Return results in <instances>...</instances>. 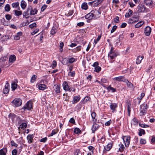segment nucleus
<instances>
[{"instance_id": "ea45409f", "label": "nucleus", "mask_w": 155, "mask_h": 155, "mask_svg": "<svg viewBox=\"0 0 155 155\" xmlns=\"http://www.w3.org/2000/svg\"><path fill=\"white\" fill-rule=\"evenodd\" d=\"M140 98L137 97L135 99L134 103L136 104H139L141 101Z\"/></svg>"}, {"instance_id": "f03ea898", "label": "nucleus", "mask_w": 155, "mask_h": 155, "mask_svg": "<svg viewBox=\"0 0 155 155\" xmlns=\"http://www.w3.org/2000/svg\"><path fill=\"white\" fill-rule=\"evenodd\" d=\"M148 106L146 104H144L140 105V115L145 114L147 111Z\"/></svg>"}, {"instance_id": "4be33fe9", "label": "nucleus", "mask_w": 155, "mask_h": 155, "mask_svg": "<svg viewBox=\"0 0 155 155\" xmlns=\"http://www.w3.org/2000/svg\"><path fill=\"white\" fill-rule=\"evenodd\" d=\"M21 6L23 9H24L26 7V3L24 0H22L21 2Z\"/></svg>"}, {"instance_id": "7ed1b4c3", "label": "nucleus", "mask_w": 155, "mask_h": 155, "mask_svg": "<svg viewBox=\"0 0 155 155\" xmlns=\"http://www.w3.org/2000/svg\"><path fill=\"white\" fill-rule=\"evenodd\" d=\"M117 56V54L114 50V48L112 47L110 51L108 54V58L111 59H113Z\"/></svg>"}, {"instance_id": "774afa93", "label": "nucleus", "mask_w": 155, "mask_h": 155, "mask_svg": "<svg viewBox=\"0 0 155 155\" xmlns=\"http://www.w3.org/2000/svg\"><path fill=\"white\" fill-rule=\"evenodd\" d=\"M152 138L151 139V142L153 144H155V137L152 136Z\"/></svg>"}, {"instance_id": "a19ab883", "label": "nucleus", "mask_w": 155, "mask_h": 155, "mask_svg": "<svg viewBox=\"0 0 155 155\" xmlns=\"http://www.w3.org/2000/svg\"><path fill=\"white\" fill-rule=\"evenodd\" d=\"M96 114V113L94 112H92L91 114V116L93 119V121H94V122H95L96 121V120L95 118Z\"/></svg>"}, {"instance_id": "6e6552de", "label": "nucleus", "mask_w": 155, "mask_h": 155, "mask_svg": "<svg viewBox=\"0 0 155 155\" xmlns=\"http://www.w3.org/2000/svg\"><path fill=\"white\" fill-rule=\"evenodd\" d=\"M110 108L111 110H112V112L114 113L116 112V108L117 107V104L115 103H110Z\"/></svg>"}, {"instance_id": "f8f14e48", "label": "nucleus", "mask_w": 155, "mask_h": 155, "mask_svg": "<svg viewBox=\"0 0 155 155\" xmlns=\"http://www.w3.org/2000/svg\"><path fill=\"white\" fill-rule=\"evenodd\" d=\"M58 28L56 25H54L51 31V34L52 35H54L58 31Z\"/></svg>"}, {"instance_id": "393cba45", "label": "nucleus", "mask_w": 155, "mask_h": 155, "mask_svg": "<svg viewBox=\"0 0 155 155\" xmlns=\"http://www.w3.org/2000/svg\"><path fill=\"white\" fill-rule=\"evenodd\" d=\"M99 127L98 125L96 124H95L93 125L92 127V131L94 132Z\"/></svg>"}, {"instance_id": "2f4dec72", "label": "nucleus", "mask_w": 155, "mask_h": 155, "mask_svg": "<svg viewBox=\"0 0 155 155\" xmlns=\"http://www.w3.org/2000/svg\"><path fill=\"white\" fill-rule=\"evenodd\" d=\"M144 22L142 21H140L135 25V27L136 28H139L143 24Z\"/></svg>"}, {"instance_id": "dca6fc26", "label": "nucleus", "mask_w": 155, "mask_h": 155, "mask_svg": "<svg viewBox=\"0 0 155 155\" xmlns=\"http://www.w3.org/2000/svg\"><path fill=\"white\" fill-rule=\"evenodd\" d=\"M144 2L147 5L150 6L151 8H152L154 6L153 5L152 0H144Z\"/></svg>"}, {"instance_id": "680f3d73", "label": "nucleus", "mask_w": 155, "mask_h": 155, "mask_svg": "<svg viewBox=\"0 0 155 155\" xmlns=\"http://www.w3.org/2000/svg\"><path fill=\"white\" fill-rule=\"evenodd\" d=\"M17 150L16 149H14L12 151V155H17Z\"/></svg>"}, {"instance_id": "c9c22d12", "label": "nucleus", "mask_w": 155, "mask_h": 155, "mask_svg": "<svg viewBox=\"0 0 155 155\" xmlns=\"http://www.w3.org/2000/svg\"><path fill=\"white\" fill-rule=\"evenodd\" d=\"M88 7L87 4L86 3L84 2L81 5V8L82 9L86 10Z\"/></svg>"}, {"instance_id": "e433bc0d", "label": "nucleus", "mask_w": 155, "mask_h": 155, "mask_svg": "<svg viewBox=\"0 0 155 155\" xmlns=\"http://www.w3.org/2000/svg\"><path fill=\"white\" fill-rule=\"evenodd\" d=\"M131 105L129 103H128L127 105V112L129 116H130V113L131 111Z\"/></svg>"}, {"instance_id": "79ce46f5", "label": "nucleus", "mask_w": 155, "mask_h": 155, "mask_svg": "<svg viewBox=\"0 0 155 155\" xmlns=\"http://www.w3.org/2000/svg\"><path fill=\"white\" fill-rule=\"evenodd\" d=\"M101 37V35H99L97 38V39L96 40H94V45H95L96 44L97 42L100 40Z\"/></svg>"}, {"instance_id": "7c9ffc66", "label": "nucleus", "mask_w": 155, "mask_h": 155, "mask_svg": "<svg viewBox=\"0 0 155 155\" xmlns=\"http://www.w3.org/2000/svg\"><path fill=\"white\" fill-rule=\"evenodd\" d=\"M38 88L39 90H43L46 88V86L44 84H41L38 85Z\"/></svg>"}, {"instance_id": "13d9d810", "label": "nucleus", "mask_w": 155, "mask_h": 155, "mask_svg": "<svg viewBox=\"0 0 155 155\" xmlns=\"http://www.w3.org/2000/svg\"><path fill=\"white\" fill-rule=\"evenodd\" d=\"M81 46H78L74 50V52H77L78 51L81 50Z\"/></svg>"}, {"instance_id": "f3484780", "label": "nucleus", "mask_w": 155, "mask_h": 155, "mask_svg": "<svg viewBox=\"0 0 155 155\" xmlns=\"http://www.w3.org/2000/svg\"><path fill=\"white\" fill-rule=\"evenodd\" d=\"M12 5L13 8H17L18 10H20V8L18 2H16L13 3L12 4Z\"/></svg>"}, {"instance_id": "de8ad7c7", "label": "nucleus", "mask_w": 155, "mask_h": 155, "mask_svg": "<svg viewBox=\"0 0 155 155\" xmlns=\"http://www.w3.org/2000/svg\"><path fill=\"white\" fill-rule=\"evenodd\" d=\"M75 72L74 71L69 72L68 73V75L72 77H74L75 75Z\"/></svg>"}, {"instance_id": "f257e3e1", "label": "nucleus", "mask_w": 155, "mask_h": 155, "mask_svg": "<svg viewBox=\"0 0 155 155\" xmlns=\"http://www.w3.org/2000/svg\"><path fill=\"white\" fill-rule=\"evenodd\" d=\"M91 12L94 19L99 18L101 13L100 8H99L98 10L96 9L93 10L91 11Z\"/></svg>"}, {"instance_id": "aec40b11", "label": "nucleus", "mask_w": 155, "mask_h": 155, "mask_svg": "<svg viewBox=\"0 0 155 155\" xmlns=\"http://www.w3.org/2000/svg\"><path fill=\"white\" fill-rule=\"evenodd\" d=\"M139 18L137 17H134L132 19H130L129 23L130 24L135 23L138 21Z\"/></svg>"}, {"instance_id": "c03bdc74", "label": "nucleus", "mask_w": 155, "mask_h": 155, "mask_svg": "<svg viewBox=\"0 0 155 155\" xmlns=\"http://www.w3.org/2000/svg\"><path fill=\"white\" fill-rule=\"evenodd\" d=\"M145 134V131L143 129H141L139 130V135L141 136L142 135V134Z\"/></svg>"}, {"instance_id": "bb28decb", "label": "nucleus", "mask_w": 155, "mask_h": 155, "mask_svg": "<svg viewBox=\"0 0 155 155\" xmlns=\"http://www.w3.org/2000/svg\"><path fill=\"white\" fill-rule=\"evenodd\" d=\"M86 19H92L93 18L91 12L87 14L85 16Z\"/></svg>"}, {"instance_id": "0eeeda50", "label": "nucleus", "mask_w": 155, "mask_h": 155, "mask_svg": "<svg viewBox=\"0 0 155 155\" xmlns=\"http://www.w3.org/2000/svg\"><path fill=\"white\" fill-rule=\"evenodd\" d=\"M24 120H22L19 118L18 121V124H21L20 125L19 127L22 129H25L27 126V123H23Z\"/></svg>"}, {"instance_id": "ddd939ff", "label": "nucleus", "mask_w": 155, "mask_h": 155, "mask_svg": "<svg viewBox=\"0 0 155 155\" xmlns=\"http://www.w3.org/2000/svg\"><path fill=\"white\" fill-rule=\"evenodd\" d=\"M151 28L149 26H147L146 27L144 30V33L146 36L150 35L151 32Z\"/></svg>"}, {"instance_id": "a211bd4d", "label": "nucleus", "mask_w": 155, "mask_h": 155, "mask_svg": "<svg viewBox=\"0 0 155 155\" xmlns=\"http://www.w3.org/2000/svg\"><path fill=\"white\" fill-rule=\"evenodd\" d=\"M34 136L33 134H29L27 137L28 142L29 143H31L32 142Z\"/></svg>"}, {"instance_id": "0e129e2a", "label": "nucleus", "mask_w": 155, "mask_h": 155, "mask_svg": "<svg viewBox=\"0 0 155 155\" xmlns=\"http://www.w3.org/2000/svg\"><path fill=\"white\" fill-rule=\"evenodd\" d=\"M140 143L142 144H145L146 143V140L145 139H141L140 140Z\"/></svg>"}, {"instance_id": "cd10ccee", "label": "nucleus", "mask_w": 155, "mask_h": 155, "mask_svg": "<svg viewBox=\"0 0 155 155\" xmlns=\"http://www.w3.org/2000/svg\"><path fill=\"white\" fill-rule=\"evenodd\" d=\"M37 12L38 11L36 9H33L31 7V10L30 11V15H34L36 14L37 13Z\"/></svg>"}, {"instance_id": "412c9836", "label": "nucleus", "mask_w": 155, "mask_h": 155, "mask_svg": "<svg viewBox=\"0 0 155 155\" xmlns=\"http://www.w3.org/2000/svg\"><path fill=\"white\" fill-rule=\"evenodd\" d=\"M112 142L108 143L106 147L104 148V149H105L107 151H109L111 149L112 146Z\"/></svg>"}, {"instance_id": "4d7b16f0", "label": "nucleus", "mask_w": 155, "mask_h": 155, "mask_svg": "<svg viewBox=\"0 0 155 155\" xmlns=\"http://www.w3.org/2000/svg\"><path fill=\"white\" fill-rule=\"evenodd\" d=\"M57 132L58 131L55 130H52L51 133V134L49 136H53L54 135L56 134L57 133Z\"/></svg>"}, {"instance_id": "b1692460", "label": "nucleus", "mask_w": 155, "mask_h": 155, "mask_svg": "<svg viewBox=\"0 0 155 155\" xmlns=\"http://www.w3.org/2000/svg\"><path fill=\"white\" fill-rule=\"evenodd\" d=\"M143 58V56H138L136 59V63L137 64H140Z\"/></svg>"}, {"instance_id": "3c124183", "label": "nucleus", "mask_w": 155, "mask_h": 155, "mask_svg": "<svg viewBox=\"0 0 155 155\" xmlns=\"http://www.w3.org/2000/svg\"><path fill=\"white\" fill-rule=\"evenodd\" d=\"M104 0H97V2L94 4V6H97L99 4L103 1Z\"/></svg>"}, {"instance_id": "5701e85b", "label": "nucleus", "mask_w": 155, "mask_h": 155, "mask_svg": "<svg viewBox=\"0 0 155 155\" xmlns=\"http://www.w3.org/2000/svg\"><path fill=\"white\" fill-rule=\"evenodd\" d=\"M16 59L15 56L14 55H11L9 58V62H13Z\"/></svg>"}, {"instance_id": "39448f33", "label": "nucleus", "mask_w": 155, "mask_h": 155, "mask_svg": "<svg viewBox=\"0 0 155 155\" xmlns=\"http://www.w3.org/2000/svg\"><path fill=\"white\" fill-rule=\"evenodd\" d=\"M138 11L139 13L144 12L146 11V7L142 4H139L137 6Z\"/></svg>"}, {"instance_id": "864d4df0", "label": "nucleus", "mask_w": 155, "mask_h": 155, "mask_svg": "<svg viewBox=\"0 0 155 155\" xmlns=\"http://www.w3.org/2000/svg\"><path fill=\"white\" fill-rule=\"evenodd\" d=\"M124 149V145L122 144H121L120 146V148H119V151L122 152Z\"/></svg>"}, {"instance_id": "09e8293b", "label": "nucleus", "mask_w": 155, "mask_h": 155, "mask_svg": "<svg viewBox=\"0 0 155 155\" xmlns=\"http://www.w3.org/2000/svg\"><path fill=\"white\" fill-rule=\"evenodd\" d=\"M81 132V131L80 129L77 127H76L74 128V132L75 134H78L80 133Z\"/></svg>"}, {"instance_id": "a18cd8bd", "label": "nucleus", "mask_w": 155, "mask_h": 155, "mask_svg": "<svg viewBox=\"0 0 155 155\" xmlns=\"http://www.w3.org/2000/svg\"><path fill=\"white\" fill-rule=\"evenodd\" d=\"M61 63L64 65H66L68 63V59L66 58H64L61 61Z\"/></svg>"}, {"instance_id": "4c0bfd02", "label": "nucleus", "mask_w": 155, "mask_h": 155, "mask_svg": "<svg viewBox=\"0 0 155 155\" xmlns=\"http://www.w3.org/2000/svg\"><path fill=\"white\" fill-rule=\"evenodd\" d=\"M17 84L15 82L12 84V88L13 91L15 90L17 87Z\"/></svg>"}, {"instance_id": "c85d7f7f", "label": "nucleus", "mask_w": 155, "mask_h": 155, "mask_svg": "<svg viewBox=\"0 0 155 155\" xmlns=\"http://www.w3.org/2000/svg\"><path fill=\"white\" fill-rule=\"evenodd\" d=\"M107 89L109 91H111L112 92L116 91V89L111 87V85L109 86L107 88Z\"/></svg>"}, {"instance_id": "5fc2aeb1", "label": "nucleus", "mask_w": 155, "mask_h": 155, "mask_svg": "<svg viewBox=\"0 0 155 155\" xmlns=\"http://www.w3.org/2000/svg\"><path fill=\"white\" fill-rule=\"evenodd\" d=\"M57 66V63L56 61H53L52 64L51 65V67L52 68H54Z\"/></svg>"}, {"instance_id": "a878e982", "label": "nucleus", "mask_w": 155, "mask_h": 155, "mask_svg": "<svg viewBox=\"0 0 155 155\" xmlns=\"http://www.w3.org/2000/svg\"><path fill=\"white\" fill-rule=\"evenodd\" d=\"M14 12H15V15L16 16H20L22 14V12L21 11L15 10L14 11Z\"/></svg>"}, {"instance_id": "58836bf2", "label": "nucleus", "mask_w": 155, "mask_h": 155, "mask_svg": "<svg viewBox=\"0 0 155 155\" xmlns=\"http://www.w3.org/2000/svg\"><path fill=\"white\" fill-rule=\"evenodd\" d=\"M126 84L127 87L130 89H132L133 88V84L130 82L128 80H127Z\"/></svg>"}, {"instance_id": "9d476101", "label": "nucleus", "mask_w": 155, "mask_h": 155, "mask_svg": "<svg viewBox=\"0 0 155 155\" xmlns=\"http://www.w3.org/2000/svg\"><path fill=\"white\" fill-rule=\"evenodd\" d=\"M32 103L31 101H29L28 102L25 107V109L29 110L31 109L32 108Z\"/></svg>"}, {"instance_id": "72a5a7b5", "label": "nucleus", "mask_w": 155, "mask_h": 155, "mask_svg": "<svg viewBox=\"0 0 155 155\" xmlns=\"http://www.w3.org/2000/svg\"><path fill=\"white\" fill-rule=\"evenodd\" d=\"M7 150L5 149H3L0 150V155H6Z\"/></svg>"}, {"instance_id": "6ab92c4d", "label": "nucleus", "mask_w": 155, "mask_h": 155, "mask_svg": "<svg viewBox=\"0 0 155 155\" xmlns=\"http://www.w3.org/2000/svg\"><path fill=\"white\" fill-rule=\"evenodd\" d=\"M80 99V97L79 96H75L73 97V104H74L77 103L79 101Z\"/></svg>"}, {"instance_id": "052dcab7", "label": "nucleus", "mask_w": 155, "mask_h": 155, "mask_svg": "<svg viewBox=\"0 0 155 155\" xmlns=\"http://www.w3.org/2000/svg\"><path fill=\"white\" fill-rule=\"evenodd\" d=\"M101 68L99 66H97L95 68V71L96 72H98L101 71Z\"/></svg>"}, {"instance_id": "f704fd0d", "label": "nucleus", "mask_w": 155, "mask_h": 155, "mask_svg": "<svg viewBox=\"0 0 155 155\" xmlns=\"http://www.w3.org/2000/svg\"><path fill=\"white\" fill-rule=\"evenodd\" d=\"M63 96H64L63 98L65 101H69V97L67 93L64 94Z\"/></svg>"}, {"instance_id": "473e14b6", "label": "nucleus", "mask_w": 155, "mask_h": 155, "mask_svg": "<svg viewBox=\"0 0 155 155\" xmlns=\"http://www.w3.org/2000/svg\"><path fill=\"white\" fill-rule=\"evenodd\" d=\"M55 87V91L56 93H59L60 92V87L57 84L54 85Z\"/></svg>"}, {"instance_id": "37998d69", "label": "nucleus", "mask_w": 155, "mask_h": 155, "mask_svg": "<svg viewBox=\"0 0 155 155\" xmlns=\"http://www.w3.org/2000/svg\"><path fill=\"white\" fill-rule=\"evenodd\" d=\"M37 76L35 75H34L32 76L31 79V83H33L35 82Z\"/></svg>"}, {"instance_id": "603ef678", "label": "nucleus", "mask_w": 155, "mask_h": 155, "mask_svg": "<svg viewBox=\"0 0 155 155\" xmlns=\"http://www.w3.org/2000/svg\"><path fill=\"white\" fill-rule=\"evenodd\" d=\"M5 17L6 19L8 20H9L12 18V16L9 14L6 15H5Z\"/></svg>"}, {"instance_id": "9b49d317", "label": "nucleus", "mask_w": 155, "mask_h": 155, "mask_svg": "<svg viewBox=\"0 0 155 155\" xmlns=\"http://www.w3.org/2000/svg\"><path fill=\"white\" fill-rule=\"evenodd\" d=\"M62 86L63 87V89L65 91H70V87L68 86V83L67 81H64L63 83Z\"/></svg>"}, {"instance_id": "bf43d9fd", "label": "nucleus", "mask_w": 155, "mask_h": 155, "mask_svg": "<svg viewBox=\"0 0 155 155\" xmlns=\"http://www.w3.org/2000/svg\"><path fill=\"white\" fill-rule=\"evenodd\" d=\"M117 26L116 25H114L112 29L111 30L110 33H113L117 29Z\"/></svg>"}, {"instance_id": "6e6d98bb", "label": "nucleus", "mask_w": 155, "mask_h": 155, "mask_svg": "<svg viewBox=\"0 0 155 155\" xmlns=\"http://www.w3.org/2000/svg\"><path fill=\"white\" fill-rule=\"evenodd\" d=\"M11 143L12 146H14L15 147L18 146V144L15 143L13 140L11 141Z\"/></svg>"}, {"instance_id": "69168bd1", "label": "nucleus", "mask_w": 155, "mask_h": 155, "mask_svg": "<svg viewBox=\"0 0 155 155\" xmlns=\"http://www.w3.org/2000/svg\"><path fill=\"white\" fill-rule=\"evenodd\" d=\"M47 6L46 5H44L42 6L41 8V11L42 12H43L44 10L46 8Z\"/></svg>"}, {"instance_id": "1a4fd4ad", "label": "nucleus", "mask_w": 155, "mask_h": 155, "mask_svg": "<svg viewBox=\"0 0 155 155\" xmlns=\"http://www.w3.org/2000/svg\"><path fill=\"white\" fill-rule=\"evenodd\" d=\"M31 10V6H28L26 10L23 12V16L25 18H27L28 17L29 12H30Z\"/></svg>"}, {"instance_id": "8fccbe9b", "label": "nucleus", "mask_w": 155, "mask_h": 155, "mask_svg": "<svg viewBox=\"0 0 155 155\" xmlns=\"http://www.w3.org/2000/svg\"><path fill=\"white\" fill-rule=\"evenodd\" d=\"M5 10L7 12H8L10 9V7L9 4H7L5 8Z\"/></svg>"}, {"instance_id": "423d86ee", "label": "nucleus", "mask_w": 155, "mask_h": 155, "mask_svg": "<svg viewBox=\"0 0 155 155\" xmlns=\"http://www.w3.org/2000/svg\"><path fill=\"white\" fill-rule=\"evenodd\" d=\"M130 138V137L129 136H125L123 137V139L126 147H128L129 145Z\"/></svg>"}, {"instance_id": "e2e57ef3", "label": "nucleus", "mask_w": 155, "mask_h": 155, "mask_svg": "<svg viewBox=\"0 0 155 155\" xmlns=\"http://www.w3.org/2000/svg\"><path fill=\"white\" fill-rule=\"evenodd\" d=\"M139 126L142 127H149V125L145 124H143L140 123Z\"/></svg>"}, {"instance_id": "4468645a", "label": "nucleus", "mask_w": 155, "mask_h": 155, "mask_svg": "<svg viewBox=\"0 0 155 155\" xmlns=\"http://www.w3.org/2000/svg\"><path fill=\"white\" fill-rule=\"evenodd\" d=\"M9 86V84L8 83L7 81V83L6 84L5 87L3 90V93L5 94H6L8 93L9 91V89L8 87Z\"/></svg>"}, {"instance_id": "49530a36", "label": "nucleus", "mask_w": 155, "mask_h": 155, "mask_svg": "<svg viewBox=\"0 0 155 155\" xmlns=\"http://www.w3.org/2000/svg\"><path fill=\"white\" fill-rule=\"evenodd\" d=\"M75 59L73 58H69L68 59V63H72L75 61Z\"/></svg>"}, {"instance_id": "c756f323", "label": "nucleus", "mask_w": 155, "mask_h": 155, "mask_svg": "<svg viewBox=\"0 0 155 155\" xmlns=\"http://www.w3.org/2000/svg\"><path fill=\"white\" fill-rule=\"evenodd\" d=\"M8 118L13 121L16 117V115L13 113H10L8 116Z\"/></svg>"}, {"instance_id": "2eb2a0df", "label": "nucleus", "mask_w": 155, "mask_h": 155, "mask_svg": "<svg viewBox=\"0 0 155 155\" xmlns=\"http://www.w3.org/2000/svg\"><path fill=\"white\" fill-rule=\"evenodd\" d=\"M114 81H125V79L123 76H120L118 77H115L113 78Z\"/></svg>"}, {"instance_id": "338daca9", "label": "nucleus", "mask_w": 155, "mask_h": 155, "mask_svg": "<svg viewBox=\"0 0 155 155\" xmlns=\"http://www.w3.org/2000/svg\"><path fill=\"white\" fill-rule=\"evenodd\" d=\"M36 24L35 23H33L32 24L30 25L29 27L31 28H33L34 27H36Z\"/></svg>"}, {"instance_id": "20e7f679", "label": "nucleus", "mask_w": 155, "mask_h": 155, "mask_svg": "<svg viewBox=\"0 0 155 155\" xmlns=\"http://www.w3.org/2000/svg\"><path fill=\"white\" fill-rule=\"evenodd\" d=\"M22 102L21 100L19 98H15L12 102V103L16 107L20 106L21 105Z\"/></svg>"}]
</instances>
